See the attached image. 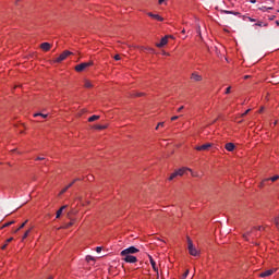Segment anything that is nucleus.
<instances>
[{
	"label": "nucleus",
	"instance_id": "34",
	"mask_svg": "<svg viewBox=\"0 0 279 279\" xmlns=\"http://www.w3.org/2000/svg\"><path fill=\"white\" fill-rule=\"evenodd\" d=\"M134 95H135V97H143V95H145V94L144 93H135Z\"/></svg>",
	"mask_w": 279,
	"mask_h": 279
},
{
	"label": "nucleus",
	"instance_id": "48",
	"mask_svg": "<svg viewBox=\"0 0 279 279\" xmlns=\"http://www.w3.org/2000/svg\"><path fill=\"white\" fill-rule=\"evenodd\" d=\"M251 3H256V0H251Z\"/></svg>",
	"mask_w": 279,
	"mask_h": 279
},
{
	"label": "nucleus",
	"instance_id": "9",
	"mask_svg": "<svg viewBox=\"0 0 279 279\" xmlns=\"http://www.w3.org/2000/svg\"><path fill=\"white\" fill-rule=\"evenodd\" d=\"M191 80H193V82H202L203 77L197 72H194L191 75Z\"/></svg>",
	"mask_w": 279,
	"mask_h": 279
},
{
	"label": "nucleus",
	"instance_id": "47",
	"mask_svg": "<svg viewBox=\"0 0 279 279\" xmlns=\"http://www.w3.org/2000/svg\"><path fill=\"white\" fill-rule=\"evenodd\" d=\"M244 80H250V75H245V76H244Z\"/></svg>",
	"mask_w": 279,
	"mask_h": 279
},
{
	"label": "nucleus",
	"instance_id": "20",
	"mask_svg": "<svg viewBox=\"0 0 279 279\" xmlns=\"http://www.w3.org/2000/svg\"><path fill=\"white\" fill-rule=\"evenodd\" d=\"M269 180H270L271 182H276L277 180H279V175H275V177L265 179L266 182H269Z\"/></svg>",
	"mask_w": 279,
	"mask_h": 279
},
{
	"label": "nucleus",
	"instance_id": "7",
	"mask_svg": "<svg viewBox=\"0 0 279 279\" xmlns=\"http://www.w3.org/2000/svg\"><path fill=\"white\" fill-rule=\"evenodd\" d=\"M167 43H169V36H165L161 38L159 44H156V47H158L159 49H161V47H165V45H167Z\"/></svg>",
	"mask_w": 279,
	"mask_h": 279
},
{
	"label": "nucleus",
	"instance_id": "23",
	"mask_svg": "<svg viewBox=\"0 0 279 279\" xmlns=\"http://www.w3.org/2000/svg\"><path fill=\"white\" fill-rule=\"evenodd\" d=\"M32 232V229H28L25 233H24V235H23V241H25V239L27 238V236H29V233Z\"/></svg>",
	"mask_w": 279,
	"mask_h": 279
},
{
	"label": "nucleus",
	"instance_id": "26",
	"mask_svg": "<svg viewBox=\"0 0 279 279\" xmlns=\"http://www.w3.org/2000/svg\"><path fill=\"white\" fill-rule=\"evenodd\" d=\"M259 10H262V12H267V10H274V8L262 7Z\"/></svg>",
	"mask_w": 279,
	"mask_h": 279
},
{
	"label": "nucleus",
	"instance_id": "19",
	"mask_svg": "<svg viewBox=\"0 0 279 279\" xmlns=\"http://www.w3.org/2000/svg\"><path fill=\"white\" fill-rule=\"evenodd\" d=\"M84 87L85 88H93V83H90V81H88V80H85Z\"/></svg>",
	"mask_w": 279,
	"mask_h": 279
},
{
	"label": "nucleus",
	"instance_id": "36",
	"mask_svg": "<svg viewBox=\"0 0 279 279\" xmlns=\"http://www.w3.org/2000/svg\"><path fill=\"white\" fill-rule=\"evenodd\" d=\"M265 182H267V181H265V179L259 183V187L260 189H263V186H265Z\"/></svg>",
	"mask_w": 279,
	"mask_h": 279
},
{
	"label": "nucleus",
	"instance_id": "8",
	"mask_svg": "<svg viewBox=\"0 0 279 279\" xmlns=\"http://www.w3.org/2000/svg\"><path fill=\"white\" fill-rule=\"evenodd\" d=\"M149 262L154 271H156L157 274V279L160 278V275L158 274V267L156 266V260H154V257L149 256Z\"/></svg>",
	"mask_w": 279,
	"mask_h": 279
},
{
	"label": "nucleus",
	"instance_id": "24",
	"mask_svg": "<svg viewBox=\"0 0 279 279\" xmlns=\"http://www.w3.org/2000/svg\"><path fill=\"white\" fill-rule=\"evenodd\" d=\"M34 117H41L43 119H47V114H44V113H34Z\"/></svg>",
	"mask_w": 279,
	"mask_h": 279
},
{
	"label": "nucleus",
	"instance_id": "18",
	"mask_svg": "<svg viewBox=\"0 0 279 279\" xmlns=\"http://www.w3.org/2000/svg\"><path fill=\"white\" fill-rule=\"evenodd\" d=\"M222 12H223V14H233L234 16H239V14H241V13H239V12L227 11V10H225V11H222Z\"/></svg>",
	"mask_w": 279,
	"mask_h": 279
},
{
	"label": "nucleus",
	"instance_id": "27",
	"mask_svg": "<svg viewBox=\"0 0 279 279\" xmlns=\"http://www.w3.org/2000/svg\"><path fill=\"white\" fill-rule=\"evenodd\" d=\"M12 225H14V220H12V221H10V222H7V223L3 226V228H8V227H10V226H12Z\"/></svg>",
	"mask_w": 279,
	"mask_h": 279
},
{
	"label": "nucleus",
	"instance_id": "30",
	"mask_svg": "<svg viewBox=\"0 0 279 279\" xmlns=\"http://www.w3.org/2000/svg\"><path fill=\"white\" fill-rule=\"evenodd\" d=\"M165 126V122H159L158 125L156 126V130H158L159 128H163Z\"/></svg>",
	"mask_w": 279,
	"mask_h": 279
},
{
	"label": "nucleus",
	"instance_id": "50",
	"mask_svg": "<svg viewBox=\"0 0 279 279\" xmlns=\"http://www.w3.org/2000/svg\"><path fill=\"white\" fill-rule=\"evenodd\" d=\"M185 33H186V31H185V29H183V31H182V34H185Z\"/></svg>",
	"mask_w": 279,
	"mask_h": 279
},
{
	"label": "nucleus",
	"instance_id": "29",
	"mask_svg": "<svg viewBox=\"0 0 279 279\" xmlns=\"http://www.w3.org/2000/svg\"><path fill=\"white\" fill-rule=\"evenodd\" d=\"M247 236H252V231H247V232L243 235L244 239H247Z\"/></svg>",
	"mask_w": 279,
	"mask_h": 279
},
{
	"label": "nucleus",
	"instance_id": "32",
	"mask_svg": "<svg viewBox=\"0 0 279 279\" xmlns=\"http://www.w3.org/2000/svg\"><path fill=\"white\" fill-rule=\"evenodd\" d=\"M230 90H232V87L231 86L227 87L226 95H230Z\"/></svg>",
	"mask_w": 279,
	"mask_h": 279
},
{
	"label": "nucleus",
	"instance_id": "11",
	"mask_svg": "<svg viewBox=\"0 0 279 279\" xmlns=\"http://www.w3.org/2000/svg\"><path fill=\"white\" fill-rule=\"evenodd\" d=\"M186 171H191V173H193V170H191V168H181V169L177 170V175H184V173H186Z\"/></svg>",
	"mask_w": 279,
	"mask_h": 279
},
{
	"label": "nucleus",
	"instance_id": "1",
	"mask_svg": "<svg viewBox=\"0 0 279 279\" xmlns=\"http://www.w3.org/2000/svg\"><path fill=\"white\" fill-rule=\"evenodd\" d=\"M141 250L136 248V246H130L123 251H121L120 256H134V254H138Z\"/></svg>",
	"mask_w": 279,
	"mask_h": 279
},
{
	"label": "nucleus",
	"instance_id": "51",
	"mask_svg": "<svg viewBox=\"0 0 279 279\" xmlns=\"http://www.w3.org/2000/svg\"><path fill=\"white\" fill-rule=\"evenodd\" d=\"M259 112H263V108H262V109H259Z\"/></svg>",
	"mask_w": 279,
	"mask_h": 279
},
{
	"label": "nucleus",
	"instance_id": "39",
	"mask_svg": "<svg viewBox=\"0 0 279 279\" xmlns=\"http://www.w3.org/2000/svg\"><path fill=\"white\" fill-rule=\"evenodd\" d=\"M158 3L159 5H162V3H167V0H159Z\"/></svg>",
	"mask_w": 279,
	"mask_h": 279
},
{
	"label": "nucleus",
	"instance_id": "54",
	"mask_svg": "<svg viewBox=\"0 0 279 279\" xmlns=\"http://www.w3.org/2000/svg\"><path fill=\"white\" fill-rule=\"evenodd\" d=\"M49 279H53V277H50Z\"/></svg>",
	"mask_w": 279,
	"mask_h": 279
},
{
	"label": "nucleus",
	"instance_id": "52",
	"mask_svg": "<svg viewBox=\"0 0 279 279\" xmlns=\"http://www.w3.org/2000/svg\"><path fill=\"white\" fill-rule=\"evenodd\" d=\"M276 24L279 25V22L277 21Z\"/></svg>",
	"mask_w": 279,
	"mask_h": 279
},
{
	"label": "nucleus",
	"instance_id": "2",
	"mask_svg": "<svg viewBox=\"0 0 279 279\" xmlns=\"http://www.w3.org/2000/svg\"><path fill=\"white\" fill-rule=\"evenodd\" d=\"M187 250L191 256H197L199 254L198 250L193 245V241L187 239Z\"/></svg>",
	"mask_w": 279,
	"mask_h": 279
},
{
	"label": "nucleus",
	"instance_id": "22",
	"mask_svg": "<svg viewBox=\"0 0 279 279\" xmlns=\"http://www.w3.org/2000/svg\"><path fill=\"white\" fill-rule=\"evenodd\" d=\"M26 223H27V220H25V222L22 223L14 232H19V230H23V228H25Z\"/></svg>",
	"mask_w": 279,
	"mask_h": 279
},
{
	"label": "nucleus",
	"instance_id": "16",
	"mask_svg": "<svg viewBox=\"0 0 279 279\" xmlns=\"http://www.w3.org/2000/svg\"><path fill=\"white\" fill-rule=\"evenodd\" d=\"M98 119H100L99 116H92V117L88 118V122L93 123V121H98Z\"/></svg>",
	"mask_w": 279,
	"mask_h": 279
},
{
	"label": "nucleus",
	"instance_id": "3",
	"mask_svg": "<svg viewBox=\"0 0 279 279\" xmlns=\"http://www.w3.org/2000/svg\"><path fill=\"white\" fill-rule=\"evenodd\" d=\"M94 62L89 61V62H83L77 64L74 69L77 73H82V71H85V69H88V66H93Z\"/></svg>",
	"mask_w": 279,
	"mask_h": 279
},
{
	"label": "nucleus",
	"instance_id": "28",
	"mask_svg": "<svg viewBox=\"0 0 279 279\" xmlns=\"http://www.w3.org/2000/svg\"><path fill=\"white\" fill-rule=\"evenodd\" d=\"M66 191H69V186H65V187L60 192V195H64V193H66Z\"/></svg>",
	"mask_w": 279,
	"mask_h": 279
},
{
	"label": "nucleus",
	"instance_id": "38",
	"mask_svg": "<svg viewBox=\"0 0 279 279\" xmlns=\"http://www.w3.org/2000/svg\"><path fill=\"white\" fill-rule=\"evenodd\" d=\"M113 58H114V60H117V61L121 60V56H119V54H116Z\"/></svg>",
	"mask_w": 279,
	"mask_h": 279
},
{
	"label": "nucleus",
	"instance_id": "13",
	"mask_svg": "<svg viewBox=\"0 0 279 279\" xmlns=\"http://www.w3.org/2000/svg\"><path fill=\"white\" fill-rule=\"evenodd\" d=\"M148 16H150V19H155L156 21H165V19H162V16L158 15V14H154V13H148Z\"/></svg>",
	"mask_w": 279,
	"mask_h": 279
},
{
	"label": "nucleus",
	"instance_id": "17",
	"mask_svg": "<svg viewBox=\"0 0 279 279\" xmlns=\"http://www.w3.org/2000/svg\"><path fill=\"white\" fill-rule=\"evenodd\" d=\"M12 241H14V238H9L5 244L1 246V250H5V247H8V243H12Z\"/></svg>",
	"mask_w": 279,
	"mask_h": 279
},
{
	"label": "nucleus",
	"instance_id": "53",
	"mask_svg": "<svg viewBox=\"0 0 279 279\" xmlns=\"http://www.w3.org/2000/svg\"><path fill=\"white\" fill-rule=\"evenodd\" d=\"M277 122H274V125H276Z\"/></svg>",
	"mask_w": 279,
	"mask_h": 279
},
{
	"label": "nucleus",
	"instance_id": "10",
	"mask_svg": "<svg viewBox=\"0 0 279 279\" xmlns=\"http://www.w3.org/2000/svg\"><path fill=\"white\" fill-rule=\"evenodd\" d=\"M276 271V269H269L262 272L259 276L260 278H268V276H272V274Z\"/></svg>",
	"mask_w": 279,
	"mask_h": 279
},
{
	"label": "nucleus",
	"instance_id": "40",
	"mask_svg": "<svg viewBox=\"0 0 279 279\" xmlns=\"http://www.w3.org/2000/svg\"><path fill=\"white\" fill-rule=\"evenodd\" d=\"M250 110H251V109H247V110L242 114V117H246V116L250 113Z\"/></svg>",
	"mask_w": 279,
	"mask_h": 279
},
{
	"label": "nucleus",
	"instance_id": "12",
	"mask_svg": "<svg viewBox=\"0 0 279 279\" xmlns=\"http://www.w3.org/2000/svg\"><path fill=\"white\" fill-rule=\"evenodd\" d=\"M40 49H43V51H49L51 49V44L49 43H43L40 45Z\"/></svg>",
	"mask_w": 279,
	"mask_h": 279
},
{
	"label": "nucleus",
	"instance_id": "5",
	"mask_svg": "<svg viewBox=\"0 0 279 279\" xmlns=\"http://www.w3.org/2000/svg\"><path fill=\"white\" fill-rule=\"evenodd\" d=\"M121 256L124 263H130V264L138 263V258L134 255H121Z\"/></svg>",
	"mask_w": 279,
	"mask_h": 279
},
{
	"label": "nucleus",
	"instance_id": "6",
	"mask_svg": "<svg viewBox=\"0 0 279 279\" xmlns=\"http://www.w3.org/2000/svg\"><path fill=\"white\" fill-rule=\"evenodd\" d=\"M213 147L211 143L203 144L201 146H196L195 149L196 151H208V148Z\"/></svg>",
	"mask_w": 279,
	"mask_h": 279
},
{
	"label": "nucleus",
	"instance_id": "4",
	"mask_svg": "<svg viewBox=\"0 0 279 279\" xmlns=\"http://www.w3.org/2000/svg\"><path fill=\"white\" fill-rule=\"evenodd\" d=\"M68 56H73V52L64 50L57 59H54V62L60 64V62H64V60H66Z\"/></svg>",
	"mask_w": 279,
	"mask_h": 279
},
{
	"label": "nucleus",
	"instance_id": "37",
	"mask_svg": "<svg viewBox=\"0 0 279 279\" xmlns=\"http://www.w3.org/2000/svg\"><path fill=\"white\" fill-rule=\"evenodd\" d=\"M75 222L74 221H71V222H69L66 226H65V228H71V226H73Z\"/></svg>",
	"mask_w": 279,
	"mask_h": 279
},
{
	"label": "nucleus",
	"instance_id": "15",
	"mask_svg": "<svg viewBox=\"0 0 279 279\" xmlns=\"http://www.w3.org/2000/svg\"><path fill=\"white\" fill-rule=\"evenodd\" d=\"M66 205L62 206L58 211H57V219H60V217L62 216L63 210H65Z\"/></svg>",
	"mask_w": 279,
	"mask_h": 279
},
{
	"label": "nucleus",
	"instance_id": "35",
	"mask_svg": "<svg viewBox=\"0 0 279 279\" xmlns=\"http://www.w3.org/2000/svg\"><path fill=\"white\" fill-rule=\"evenodd\" d=\"M178 119H180L179 116H173V117L171 118V121H178Z\"/></svg>",
	"mask_w": 279,
	"mask_h": 279
},
{
	"label": "nucleus",
	"instance_id": "31",
	"mask_svg": "<svg viewBox=\"0 0 279 279\" xmlns=\"http://www.w3.org/2000/svg\"><path fill=\"white\" fill-rule=\"evenodd\" d=\"M77 180H80V179H75L74 181H72L68 186H69V189H71V186H73L76 182H77Z\"/></svg>",
	"mask_w": 279,
	"mask_h": 279
},
{
	"label": "nucleus",
	"instance_id": "45",
	"mask_svg": "<svg viewBox=\"0 0 279 279\" xmlns=\"http://www.w3.org/2000/svg\"><path fill=\"white\" fill-rule=\"evenodd\" d=\"M86 260H93V257L92 256H87Z\"/></svg>",
	"mask_w": 279,
	"mask_h": 279
},
{
	"label": "nucleus",
	"instance_id": "43",
	"mask_svg": "<svg viewBox=\"0 0 279 279\" xmlns=\"http://www.w3.org/2000/svg\"><path fill=\"white\" fill-rule=\"evenodd\" d=\"M255 25H257L258 27H263V22L256 23Z\"/></svg>",
	"mask_w": 279,
	"mask_h": 279
},
{
	"label": "nucleus",
	"instance_id": "25",
	"mask_svg": "<svg viewBox=\"0 0 279 279\" xmlns=\"http://www.w3.org/2000/svg\"><path fill=\"white\" fill-rule=\"evenodd\" d=\"M175 178H178V172H177V171H174V172L170 175L169 180H175Z\"/></svg>",
	"mask_w": 279,
	"mask_h": 279
},
{
	"label": "nucleus",
	"instance_id": "41",
	"mask_svg": "<svg viewBox=\"0 0 279 279\" xmlns=\"http://www.w3.org/2000/svg\"><path fill=\"white\" fill-rule=\"evenodd\" d=\"M182 110H184V106H181V107L177 110V112H182Z\"/></svg>",
	"mask_w": 279,
	"mask_h": 279
},
{
	"label": "nucleus",
	"instance_id": "46",
	"mask_svg": "<svg viewBox=\"0 0 279 279\" xmlns=\"http://www.w3.org/2000/svg\"><path fill=\"white\" fill-rule=\"evenodd\" d=\"M37 160H45V157H37Z\"/></svg>",
	"mask_w": 279,
	"mask_h": 279
},
{
	"label": "nucleus",
	"instance_id": "14",
	"mask_svg": "<svg viewBox=\"0 0 279 279\" xmlns=\"http://www.w3.org/2000/svg\"><path fill=\"white\" fill-rule=\"evenodd\" d=\"M234 143H227L225 148L227 149V151H234Z\"/></svg>",
	"mask_w": 279,
	"mask_h": 279
},
{
	"label": "nucleus",
	"instance_id": "33",
	"mask_svg": "<svg viewBox=\"0 0 279 279\" xmlns=\"http://www.w3.org/2000/svg\"><path fill=\"white\" fill-rule=\"evenodd\" d=\"M187 276H189V270H186V271L183 274V276H182L181 279H186Z\"/></svg>",
	"mask_w": 279,
	"mask_h": 279
},
{
	"label": "nucleus",
	"instance_id": "44",
	"mask_svg": "<svg viewBox=\"0 0 279 279\" xmlns=\"http://www.w3.org/2000/svg\"><path fill=\"white\" fill-rule=\"evenodd\" d=\"M248 21H251V23H254L256 20L248 17Z\"/></svg>",
	"mask_w": 279,
	"mask_h": 279
},
{
	"label": "nucleus",
	"instance_id": "21",
	"mask_svg": "<svg viewBox=\"0 0 279 279\" xmlns=\"http://www.w3.org/2000/svg\"><path fill=\"white\" fill-rule=\"evenodd\" d=\"M106 128H108V125H95L94 129L95 130H106Z\"/></svg>",
	"mask_w": 279,
	"mask_h": 279
},
{
	"label": "nucleus",
	"instance_id": "42",
	"mask_svg": "<svg viewBox=\"0 0 279 279\" xmlns=\"http://www.w3.org/2000/svg\"><path fill=\"white\" fill-rule=\"evenodd\" d=\"M96 252L99 254L101 252V246H97Z\"/></svg>",
	"mask_w": 279,
	"mask_h": 279
},
{
	"label": "nucleus",
	"instance_id": "49",
	"mask_svg": "<svg viewBox=\"0 0 279 279\" xmlns=\"http://www.w3.org/2000/svg\"><path fill=\"white\" fill-rule=\"evenodd\" d=\"M257 230H263V227H258Z\"/></svg>",
	"mask_w": 279,
	"mask_h": 279
}]
</instances>
